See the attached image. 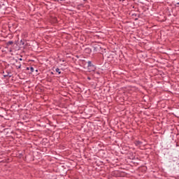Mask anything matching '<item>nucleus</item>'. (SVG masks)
Returning <instances> with one entry per match:
<instances>
[{"mask_svg":"<svg viewBox=\"0 0 179 179\" xmlns=\"http://www.w3.org/2000/svg\"><path fill=\"white\" fill-rule=\"evenodd\" d=\"M177 5H179V2H178V3H177Z\"/></svg>","mask_w":179,"mask_h":179,"instance_id":"9b49d317","label":"nucleus"},{"mask_svg":"<svg viewBox=\"0 0 179 179\" xmlns=\"http://www.w3.org/2000/svg\"><path fill=\"white\" fill-rule=\"evenodd\" d=\"M27 69L29 71V67H27Z\"/></svg>","mask_w":179,"mask_h":179,"instance_id":"9d476101","label":"nucleus"},{"mask_svg":"<svg viewBox=\"0 0 179 179\" xmlns=\"http://www.w3.org/2000/svg\"><path fill=\"white\" fill-rule=\"evenodd\" d=\"M96 73L99 75V72H96Z\"/></svg>","mask_w":179,"mask_h":179,"instance_id":"f8f14e48","label":"nucleus"},{"mask_svg":"<svg viewBox=\"0 0 179 179\" xmlns=\"http://www.w3.org/2000/svg\"><path fill=\"white\" fill-rule=\"evenodd\" d=\"M30 71H31V72H34V68L30 67Z\"/></svg>","mask_w":179,"mask_h":179,"instance_id":"20e7f679","label":"nucleus"},{"mask_svg":"<svg viewBox=\"0 0 179 179\" xmlns=\"http://www.w3.org/2000/svg\"><path fill=\"white\" fill-rule=\"evenodd\" d=\"M21 66H22V65H20V66H18V68L20 69Z\"/></svg>","mask_w":179,"mask_h":179,"instance_id":"1a4fd4ad","label":"nucleus"},{"mask_svg":"<svg viewBox=\"0 0 179 179\" xmlns=\"http://www.w3.org/2000/svg\"><path fill=\"white\" fill-rule=\"evenodd\" d=\"M19 60H20V61H23V59L20 58Z\"/></svg>","mask_w":179,"mask_h":179,"instance_id":"0eeeda50","label":"nucleus"},{"mask_svg":"<svg viewBox=\"0 0 179 179\" xmlns=\"http://www.w3.org/2000/svg\"><path fill=\"white\" fill-rule=\"evenodd\" d=\"M8 76H9V73H8L6 74V75H3V77H4V78H8Z\"/></svg>","mask_w":179,"mask_h":179,"instance_id":"39448f33","label":"nucleus"},{"mask_svg":"<svg viewBox=\"0 0 179 179\" xmlns=\"http://www.w3.org/2000/svg\"><path fill=\"white\" fill-rule=\"evenodd\" d=\"M87 79H88V80H90L91 78H90V77H88Z\"/></svg>","mask_w":179,"mask_h":179,"instance_id":"6e6552de","label":"nucleus"},{"mask_svg":"<svg viewBox=\"0 0 179 179\" xmlns=\"http://www.w3.org/2000/svg\"><path fill=\"white\" fill-rule=\"evenodd\" d=\"M136 145H142V142H141V141H137V142H136Z\"/></svg>","mask_w":179,"mask_h":179,"instance_id":"423d86ee","label":"nucleus"},{"mask_svg":"<svg viewBox=\"0 0 179 179\" xmlns=\"http://www.w3.org/2000/svg\"><path fill=\"white\" fill-rule=\"evenodd\" d=\"M55 71H56V72H57V73H59V75H61V70H59V68H57V69H55Z\"/></svg>","mask_w":179,"mask_h":179,"instance_id":"f257e3e1","label":"nucleus"},{"mask_svg":"<svg viewBox=\"0 0 179 179\" xmlns=\"http://www.w3.org/2000/svg\"><path fill=\"white\" fill-rule=\"evenodd\" d=\"M87 65H88V66H93V64H92V62H91L90 61H89V62H87Z\"/></svg>","mask_w":179,"mask_h":179,"instance_id":"7ed1b4c3","label":"nucleus"},{"mask_svg":"<svg viewBox=\"0 0 179 179\" xmlns=\"http://www.w3.org/2000/svg\"><path fill=\"white\" fill-rule=\"evenodd\" d=\"M12 76H9V78H11Z\"/></svg>","mask_w":179,"mask_h":179,"instance_id":"ddd939ff","label":"nucleus"},{"mask_svg":"<svg viewBox=\"0 0 179 179\" xmlns=\"http://www.w3.org/2000/svg\"><path fill=\"white\" fill-rule=\"evenodd\" d=\"M119 1H122V0H119Z\"/></svg>","mask_w":179,"mask_h":179,"instance_id":"4468645a","label":"nucleus"},{"mask_svg":"<svg viewBox=\"0 0 179 179\" xmlns=\"http://www.w3.org/2000/svg\"><path fill=\"white\" fill-rule=\"evenodd\" d=\"M12 44H13V41H10L7 43V45H12Z\"/></svg>","mask_w":179,"mask_h":179,"instance_id":"f03ea898","label":"nucleus"}]
</instances>
